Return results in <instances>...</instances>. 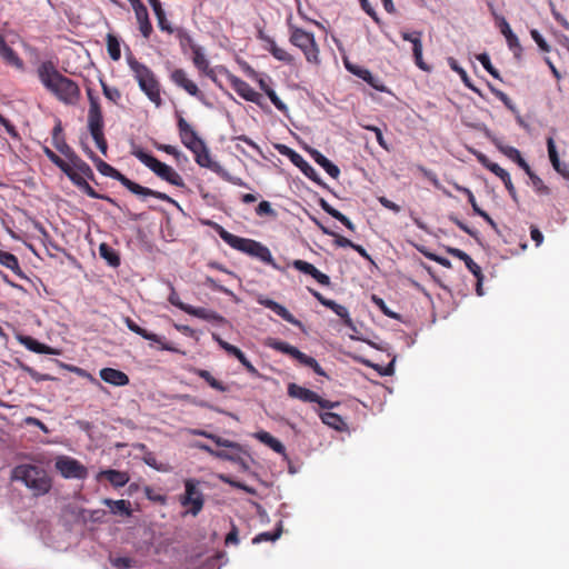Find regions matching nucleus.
<instances>
[{"mask_svg": "<svg viewBox=\"0 0 569 569\" xmlns=\"http://www.w3.org/2000/svg\"><path fill=\"white\" fill-rule=\"evenodd\" d=\"M24 370L28 372V375L36 381H43V380H54L56 378L50 375H42L36 371L34 369L30 367H26Z\"/></svg>", "mask_w": 569, "mask_h": 569, "instance_id": "nucleus-61", "label": "nucleus"}, {"mask_svg": "<svg viewBox=\"0 0 569 569\" xmlns=\"http://www.w3.org/2000/svg\"><path fill=\"white\" fill-rule=\"evenodd\" d=\"M52 141L54 147L66 157L69 159L74 156V152L71 150V148L66 143L63 137H62V127L61 122L58 121L57 124L53 128L52 131Z\"/></svg>", "mask_w": 569, "mask_h": 569, "instance_id": "nucleus-25", "label": "nucleus"}, {"mask_svg": "<svg viewBox=\"0 0 569 569\" xmlns=\"http://www.w3.org/2000/svg\"><path fill=\"white\" fill-rule=\"evenodd\" d=\"M143 461L146 462V465H148L149 467H151L158 471H162V472L169 471V468L163 463H158L156 457L150 452L143 457Z\"/></svg>", "mask_w": 569, "mask_h": 569, "instance_id": "nucleus-54", "label": "nucleus"}, {"mask_svg": "<svg viewBox=\"0 0 569 569\" xmlns=\"http://www.w3.org/2000/svg\"><path fill=\"white\" fill-rule=\"evenodd\" d=\"M290 41L302 50L309 62H318V48L312 33L296 28L292 30Z\"/></svg>", "mask_w": 569, "mask_h": 569, "instance_id": "nucleus-9", "label": "nucleus"}, {"mask_svg": "<svg viewBox=\"0 0 569 569\" xmlns=\"http://www.w3.org/2000/svg\"><path fill=\"white\" fill-rule=\"evenodd\" d=\"M496 96L499 98V100L513 113L518 116V121L522 123L521 117L519 114V110L517 109L516 104L512 102V100L508 97L507 93L502 91H498Z\"/></svg>", "mask_w": 569, "mask_h": 569, "instance_id": "nucleus-51", "label": "nucleus"}, {"mask_svg": "<svg viewBox=\"0 0 569 569\" xmlns=\"http://www.w3.org/2000/svg\"><path fill=\"white\" fill-rule=\"evenodd\" d=\"M196 373L202 378L203 380H206L209 386L218 391H221V392H224L228 390V388L222 385V382L218 381L209 371L207 370H202V369H198L196 371Z\"/></svg>", "mask_w": 569, "mask_h": 569, "instance_id": "nucleus-44", "label": "nucleus"}, {"mask_svg": "<svg viewBox=\"0 0 569 569\" xmlns=\"http://www.w3.org/2000/svg\"><path fill=\"white\" fill-rule=\"evenodd\" d=\"M127 60L130 69L134 73V78L137 79L140 89L153 103H156L157 107H159L161 104V98L159 84L153 72L147 66L138 62L132 56H129Z\"/></svg>", "mask_w": 569, "mask_h": 569, "instance_id": "nucleus-5", "label": "nucleus"}, {"mask_svg": "<svg viewBox=\"0 0 569 569\" xmlns=\"http://www.w3.org/2000/svg\"><path fill=\"white\" fill-rule=\"evenodd\" d=\"M292 266H293L295 269H297V270H299V271H301L303 273H307V274H309L310 271H312V269L315 267L313 264H311V263H309L307 261H303V260H295L292 262Z\"/></svg>", "mask_w": 569, "mask_h": 569, "instance_id": "nucleus-64", "label": "nucleus"}, {"mask_svg": "<svg viewBox=\"0 0 569 569\" xmlns=\"http://www.w3.org/2000/svg\"><path fill=\"white\" fill-rule=\"evenodd\" d=\"M67 177L86 194L92 199H106L111 201L110 198L100 196L97 193L91 186L88 183L87 178L78 173L74 169L68 172Z\"/></svg>", "mask_w": 569, "mask_h": 569, "instance_id": "nucleus-21", "label": "nucleus"}, {"mask_svg": "<svg viewBox=\"0 0 569 569\" xmlns=\"http://www.w3.org/2000/svg\"><path fill=\"white\" fill-rule=\"evenodd\" d=\"M412 51H413V56H415V60H416V63L417 66L422 69V70H427V67L422 60V42H421V39H417L413 41V48H412Z\"/></svg>", "mask_w": 569, "mask_h": 569, "instance_id": "nucleus-49", "label": "nucleus"}, {"mask_svg": "<svg viewBox=\"0 0 569 569\" xmlns=\"http://www.w3.org/2000/svg\"><path fill=\"white\" fill-rule=\"evenodd\" d=\"M313 160L322 167L326 172L333 179H337L340 174V169L332 163L329 159H327L321 152L318 150H311L310 151Z\"/></svg>", "mask_w": 569, "mask_h": 569, "instance_id": "nucleus-27", "label": "nucleus"}, {"mask_svg": "<svg viewBox=\"0 0 569 569\" xmlns=\"http://www.w3.org/2000/svg\"><path fill=\"white\" fill-rule=\"evenodd\" d=\"M260 39L268 43V50L279 61L291 63L293 58L284 49L277 46L274 40L266 34L260 33Z\"/></svg>", "mask_w": 569, "mask_h": 569, "instance_id": "nucleus-24", "label": "nucleus"}, {"mask_svg": "<svg viewBox=\"0 0 569 569\" xmlns=\"http://www.w3.org/2000/svg\"><path fill=\"white\" fill-rule=\"evenodd\" d=\"M100 476L107 478L109 482L117 488L123 487L130 479L126 472L112 469L101 471Z\"/></svg>", "mask_w": 569, "mask_h": 569, "instance_id": "nucleus-35", "label": "nucleus"}, {"mask_svg": "<svg viewBox=\"0 0 569 569\" xmlns=\"http://www.w3.org/2000/svg\"><path fill=\"white\" fill-rule=\"evenodd\" d=\"M124 323L127 326V328L141 336L143 339L146 340H150V341H153V342H157V343H161V349L163 350H168V351H174V348L167 345V343H162V339L161 337H159L158 335L156 333H151V332H148L147 330H144L143 328L139 327L132 319H130L129 317L124 318Z\"/></svg>", "mask_w": 569, "mask_h": 569, "instance_id": "nucleus-20", "label": "nucleus"}, {"mask_svg": "<svg viewBox=\"0 0 569 569\" xmlns=\"http://www.w3.org/2000/svg\"><path fill=\"white\" fill-rule=\"evenodd\" d=\"M212 338L218 342V345L226 352H228L229 355L236 357V359H238L244 366V368L248 370V372H250L251 375H258V370L256 369V367L247 359L244 353L239 348H237L236 346H233V345L222 340L216 333L212 335Z\"/></svg>", "mask_w": 569, "mask_h": 569, "instance_id": "nucleus-17", "label": "nucleus"}, {"mask_svg": "<svg viewBox=\"0 0 569 569\" xmlns=\"http://www.w3.org/2000/svg\"><path fill=\"white\" fill-rule=\"evenodd\" d=\"M220 238L228 243L231 248L241 251L243 253H247L251 257L258 258L259 260L263 261L264 263H268L272 266L274 269H278V266L272 258V254L270 250L263 246L262 243L247 238H241L238 236H234L227 231L224 228H222L218 223H211Z\"/></svg>", "mask_w": 569, "mask_h": 569, "instance_id": "nucleus-2", "label": "nucleus"}, {"mask_svg": "<svg viewBox=\"0 0 569 569\" xmlns=\"http://www.w3.org/2000/svg\"><path fill=\"white\" fill-rule=\"evenodd\" d=\"M288 395L292 398L300 399L305 402H316L321 408H332L335 406L332 402L319 397L315 391L309 390L305 387H300L296 383H289Z\"/></svg>", "mask_w": 569, "mask_h": 569, "instance_id": "nucleus-14", "label": "nucleus"}, {"mask_svg": "<svg viewBox=\"0 0 569 569\" xmlns=\"http://www.w3.org/2000/svg\"><path fill=\"white\" fill-rule=\"evenodd\" d=\"M371 300L373 301V303L379 307V309L388 317L392 318V319H398V315L392 312L386 305V302L383 301V299L379 298L378 296L373 295L371 297Z\"/></svg>", "mask_w": 569, "mask_h": 569, "instance_id": "nucleus-55", "label": "nucleus"}, {"mask_svg": "<svg viewBox=\"0 0 569 569\" xmlns=\"http://www.w3.org/2000/svg\"><path fill=\"white\" fill-rule=\"evenodd\" d=\"M258 303L261 305V306H264L266 308H269L270 310L276 312L279 317H281L283 320L288 321L289 323H291V325H293V326H296V327H298L300 329L303 327L301 321L296 319L292 316V313H290L288 311V309L286 307H283L282 305L278 303L277 301L271 300L269 298L259 297L258 298Z\"/></svg>", "mask_w": 569, "mask_h": 569, "instance_id": "nucleus-16", "label": "nucleus"}, {"mask_svg": "<svg viewBox=\"0 0 569 569\" xmlns=\"http://www.w3.org/2000/svg\"><path fill=\"white\" fill-rule=\"evenodd\" d=\"M199 481L194 479H187L184 481V495L180 498V502L182 506H191L189 512L192 516H197L204 503L203 495L198 489Z\"/></svg>", "mask_w": 569, "mask_h": 569, "instance_id": "nucleus-10", "label": "nucleus"}, {"mask_svg": "<svg viewBox=\"0 0 569 569\" xmlns=\"http://www.w3.org/2000/svg\"><path fill=\"white\" fill-rule=\"evenodd\" d=\"M188 309H189L188 315L194 316L197 318H200V319H203L207 321L218 322V323L227 322V320L222 316H220L218 312H216L211 309L197 308V307H192V306Z\"/></svg>", "mask_w": 569, "mask_h": 569, "instance_id": "nucleus-26", "label": "nucleus"}, {"mask_svg": "<svg viewBox=\"0 0 569 569\" xmlns=\"http://www.w3.org/2000/svg\"><path fill=\"white\" fill-rule=\"evenodd\" d=\"M332 311L343 320L346 326H351V318L349 316L348 309L345 306L338 303L337 307L332 309Z\"/></svg>", "mask_w": 569, "mask_h": 569, "instance_id": "nucleus-59", "label": "nucleus"}, {"mask_svg": "<svg viewBox=\"0 0 569 569\" xmlns=\"http://www.w3.org/2000/svg\"><path fill=\"white\" fill-rule=\"evenodd\" d=\"M266 346H268L277 351H280L282 353L291 356L292 358L298 360L301 365L312 368L317 375L326 376L325 371L319 366L318 361L315 358L301 352L298 348H296L284 341H280V340H277L273 338H268L266 340Z\"/></svg>", "mask_w": 569, "mask_h": 569, "instance_id": "nucleus-8", "label": "nucleus"}, {"mask_svg": "<svg viewBox=\"0 0 569 569\" xmlns=\"http://www.w3.org/2000/svg\"><path fill=\"white\" fill-rule=\"evenodd\" d=\"M101 83V87H102V91H103V94L104 97L114 102V103H118V101L120 100L121 98V93L120 91L114 88V87H109L106 82H103L102 80L100 81Z\"/></svg>", "mask_w": 569, "mask_h": 569, "instance_id": "nucleus-48", "label": "nucleus"}, {"mask_svg": "<svg viewBox=\"0 0 569 569\" xmlns=\"http://www.w3.org/2000/svg\"><path fill=\"white\" fill-rule=\"evenodd\" d=\"M256 438L258 440H260L262 443L270 447L273 451H276L278 453L284 452V446L278 439L272 437L269 432H267V431L257 432Z\"/></svg>", "mask_w": 569, "mask_h": 569, "instance_id": "nucleus-38", "label": "nucleus"}, {"mask_svg": "<svg viewBox=\"0 0 569 569\" xmlns=\"http://www.w3.org/2000/svg\"><path fill=\"white\" fill-rule=\"evenodd\" d=\"M44 153L49 158V160L54 163L62 172L68 174L73 168L67 163L64 160H62L57 153H54L49 148H44Z\"/></svg>", "mask_w": 569, "mask_h": 569, "instance_id": "nucleus-45", "label": "nucleus"}, {"mask_svg": "<svg viewBox=\"0 0 569 569\" xmlns=\"http://www.w3.org/2000/svg\"><path fill=\"white\" fill-rule=\"evenodd\" d=\"M169 302H170L171 305H173L174 307H177V308L181 309L182 311L187 312V313L189 312V309H188V308H190V307H191L190 305H186V303H183V302L180 300L179 296L177 295V292L174 291V289H173V288H171V293H170V296H169Z\"/></svg>", "mask_w": 569, "mask_h": 569, "instance_id": "nucleus-57", "label": "nucleus"}, {"mask_svg": "<svg viewBox=\"0 0 569 569\" xmlns=\"http://www.w3.org/2000/svg\"><path fill=\"white\" fill-rule=\"evenodd\" d=\"M530 33H531V37L535 40V42L538 44V47L542 51H545V52H549L550 51V46L547 43V41L543 39V37L539 33V31L531 30Z\"/></svg>", "mask_w": 569, "mask_h": 569, "instance_id": "nucleus-60", "label": "nucleus"}, {"mask_svg": "<svg viewBox=\"0 0 569 569\" xmlns=\"http://www.w3.org/2000/svg\"><path fill=\"white\" fill-rule=\"evenodd\" d=\"M530 181H531V184H532V188L535 189V191L538 193V194H541V196H548L550 194V189L548 186L545 184V182L542 181V179L540 177H538L532 170L531 168H529V171H525Z\"/></svg>", "mask_w": 569, "mask_h": 569, "instance_id": "nucleus-40", "label": "nucleus"}, {"mask_svg": "<svg viewBox=\"0 0 569 569\" xmlns=\"http://www.w3.org/2000/svg\"><path fill=\"white\" fill-rule=\"evenodd\" d=\"M99 376L101 380L116 387H123L129 385V377L127 373L118 369L103 368L100 370Z\"/></svg>", "mask_w": 569, "mask_h": 569, "instance_id": "nucleus-19", "label": "nucleus"}, {"mask_svg": "<svg viewBox=\"0 0 569 569\" xmlns=\"http://www.w3.org/2000/svg\"><path fill=\"white\" fill-rule=\"evenodd\" d=\"M360 2V6L362 8V10L369 14L377 23L380 22V19L377 14V12L375 11V9L371 7V4L369 3L368 0H359Z\"/></svg>", "mask_w": 569, "mask_h": 569, "instance_id": "nucleus-63", "label": "nucleus"}, {"mask_svg": "<svg viewBox=\"0 0 569 569\" xmlns=\"http://www.w3.org/2000/svg\"><path fill=\"white\" fill-rule=\"evenodd\" d=\"M72 164H73V169L80 173L81 176H83L84 178H88V179H92L93 178V171L92 169L90 168V166L88 163H86L83 160H81L79 157H77L76 154L72 156L70 158Z\"/></svg>", "mask_w": 569, "mask_h": 569, "instance_id": "nucleus-43", "label": "nucleus"}, {"mask_svg": "<svg viewBox=\"0 0 569 569\" xmlns=\"http://www.w3.org/2000/svg\"><path fill=\"white\" fill-rule=\"evenodd\" d=\"M465 267H467L468 270L475 277L477 295L482 296L483 295V289H482L483 274H482L481 268L466 253H465Z\"/></svg>", "mask_w": 569, "mask_h": 569, "instance_id": "nucleus-28", "label": "nucleus"}, {"mask_svg": "<svg viewBox=\"0 0 569 569\" xmlns=\"http://www.w3.org/2000/svg\"><path fill=\"white\" fill-rule=\"evenodd\" d=\"M54 466L64 478L83 479L87 477L86 467L70 457H59Z\"/></svg>", "mask_w": 569, "mask_h": 569, "instance_id": "nucleus-12", "label": "nucleus"}, {"mask_svg": "<svg viewBox=\"0 0 569 569\" xmlns=\"http://www.w3.org/2000/svg\"><path fill=\"white\" fill-rule=\"evenodd\" d=\"M100 256L107 260L111 267H118L120 264V258L118 253L111 249L107 243H101L99 247Z\"/></svg>", "mask_w": 569, "mask_h": 569, "instance_id": "nucleus-41", "label": "nucleus"}, {"mask_svg": "<svg viewBox=\"0 0 569 569\" xmlns=\"http://www.w3.org/2000/svg\"><path fill=\"white\" fill-rule=\"evenodd\" d=\"M234 89L238 94L247 101L259 103L260 94L246 81L237 79L234 82Z\"/></svg>", "mask_w": 569, "mask_h": 569, "instance_id": "nucleus-31", "label": "nucleus"}, {"mask_svg": "<svg viewBox=\"0 0 569 569\" xmlns=\"http://www.w3.org/2000/svg\"><path fill=\"white\" fill-rule=\"evenodd\" d=\"M12 479L21 481L34 496H43L51 489V479L48 473L32 465H20L13 468Z\"/></svg>", "mask_w": 569, "mask_h": 569, "instance_id": "nucleus-4", "label": "nucleus"}, {"mask_svg": "<svg viewBox=\"0 0 569 569\" xmlns=\"http://www.w3.org/2000/svg\"><path fill=\"white\" fill-rule=\"evenodd\" d=\"M133 11L136 14V19L139 23L140 32L142 33V36L144 38H149V36L152 31V26L150 23L149 14H148V10H147L146 6L143 3H140L136 7H133Z\"/></svg>", "mask_w": 569, "mask_h": 569, "instance_id": "nucleus-23", "label": "nucleus"}, {"mask_svg": "<svg viewBox=\"0 0 569 569\" xmlns=\"http://www.w3.org/2000/svg\"><path fill=\"white\" fill-rule=\"evenodd\" d=\"M243 452L242 448L240 450H219L216 452V457L224 460H230L238 463L242 469H248V465L244 459L241 457Z\"/></svg>", "mask_w": 569, "mask_h": 569, "instance_id": "nucleus-36", "label": "nucleus"}, {"mask_svg": "<svg viewBox=\"0 0 569 569\" xmlns=\"http://www.w3.org/2000/svg\"><path fill=\"white\" fill-rule=\"evenodd\" d=\"M193 63L194 66L204 71L209 67V62L199 47H193Z\"/></svg>", "mask_w": 569, "mask_h": 569, "instance_id": "nucleus-47", "label": "nucleus"}, {"mask_svg": "<svg viewBox=\"0 0 569 569\" xmlns=\"http://www.w3.org/2000/svg\"><path fill=\"white\" fill-rule=\"evenodd\" d=\"M501 150L506 157L516 162L520 168H522L525 171H529L530 166L522 158L520 151L517 148L507 146L503 147Z\"/></svg>", "mask_w": 569, "mask_h": 569, "instance_id": "nucleus-39", "label": "nucleus"}, {"mask_svg": "<svg viewBox=\"0 0 569 569\" xmlns=\"http://www.w3.org/2000/svg\"><path fill=\"white\" fill-rule=\"evenodd\" d=\"M194 154L196 162L203 168H208L211 171L216 172L219 176H226L227 177V170L217 161H213L210 157V152L206 143L201 146V148L196 149V151H192Z\"/></svg>", "mask_w": 569, "mask_h": 569, "instance_id": "nucleus-15", "label": "nucleus"}, {"mask_svg": "<svg viewBox=\"0 0 569 569\" xmlns=\"http://www.w3.org/2000/svg\"><path fill=\"white\" fill-rule=\"evenodd\" d=\"M102 503L106 505L107 507H109L110 511L113 515L126 516V517L131 516L130 502L127 500H123V499L112 500L109 498H104L102 500Z\"/></svg>", "mask_w": 569, "mask_h": 569, "instance_id": "nucleus-29", "label": "nucleus"}, {"mask_svg": "<svg viewBox=\"0 0 569 569\" xmlns=\"http://www.w3.org/2000/svg\"><path fill=\"white\" fill-rule=\"evenodd\" d=\"M178 130L181 142L191 152L196 151V149H199L201 148V146L204 144V141L198 136L193 128L180 114H178Z\"/></svg>", "mask_w": 569, "mask_h": 569, "instance_id": "nucleus-13", "label": "nucleus"}, {"mask_svg": "<svg viewBox=\"0 0 569 569\" xmlns=\"http://www.w3.org/2000/svg\"><path fill=\"white\" fill-rule=\"evenodd\" d=\"M38 74L41 83L59 100L67 104H74L78 101L79 87L74 81L62 76L52 62H43L38 69Z\"/></svg>", "mask_w": 569, "mask_h": 569, "instance_id": "nucleus-1", "label": "nucleus"}, {"mask_svg": "<svg viewBox=\"0 0 569 569\" xmlns=\"http://www.w3.org/2000/svg\"><path fill=\"white\" fill-rule=\"evenodd\" d=\"M152 10L157 17L158 26L161 30L168 31L169 33H172V28L170 27L164 10L162 9L161 2L159 0H151Z\"/></svg>", "mask_w": 569, "mask_h": 569, "instance_id": "nucleus-37", "label": "nucleus"}, {"mask_svg": "<svg viewBox=\"0 0 569 569\" xmlns=\"http://www.w3.org/2000/svg\"><path fill=\"white\" fill-rule=\"evenodd\" d=\"M172 81L183 88L191 96H199V89L194 82L188 79L187 73L182 69H177L171 73Z\"/></svg>", "mask_w": 569, "mask_h": 569, "instance_id": "nucleus-22", "label": "nucleus"}, {"mask_svg": "<svg viewBox=\"0 0 569 569\" xmlns=\"http://www.w3.org/2000/svg\"><path fill=\"white\" fill-rule=\"evenodd\" d=\"M0 57L9 64L17 68L22 67L21 59L17 53L6 43L4 39L0 36Z\"/></svg>", "mask_w": 569, "mask_h": 569, "instance_id": "nucleus-33", "label": "nucleus"}, {"mask_svg": "<svg viewBox=\"0 0 569 569\" xmlns=\"http://www.w3.org/2000/svg\"><path fill=\"white\" fill-rule=\"evenodd\" d=\"M321 420L325 425L336 429L340 430L343 426V420L341 417L335 412H323L321 413Z\"/></svg>", "mask_w": 569, "mask_h": 569, "instance_id": "nucleus-46", "label": "nucleus"}, {"mask_svg": "<svg viewBox=\"0 0 569 569\" xmlns=\"http://www.w3.org/2000/svg\"><path fill=\"white\" fill-rule=\"evenodd\" d=\"M0 264L10 269L17 276L24 278V276L20 269L18 258L14 254L0 250Z\"/></svg>", "mask_w": 569, "mask_h": 569, "instance_id": "nucleus-34", "label": "nucleus"}, {"mask_svg": "<svg viewBox=\"0 0 569 569\" xmlns=\"http://www.w3.org/2000/svg\"><path fill=\"white\" fill-rule=\"evenodd\" d=\"M107 50H108L110 58L113 61H118L120 59V57H121L120 42H119V39L112 33L107 34Z\"/></svg>", "mask_w": 569, "mask_h": 569, "instance_id": "nucleus-42", "label": "nucleus"}, {"mask_svg": "<svg viewBox=\"0 0 569 569\" xmlns=\"http://www.w3.org/2000/svg\"><path fill=\"white\" fill-rule=\"evenodd\" d=\"M256 213L258 216H272L274 217L276 216V211L272 209L270 202L263 200L261 201L257 209H256Z\"/></svg>", "mask_w": 569, "mask_h": 569, "instance_id": "nucleus-58", "label": "nucleus"}, {"mask_svg": "<svg viewBox=\"0 0 569 569\" xmlns=\"http://www.w3.org/2000/svg\"><path fill=\"white\" fill-rule=\"evenodd\" d=\"M88 129L102 154H107L108 144L103 136V117L99 101H93L88 111Z\"/></svg>", "mask_w": 569, "mask_h": 569, "instance_id": "nucleus-7", "label": "nucleus"}, {"mask_svg": "<svg viewBox=\"0 0 569 569\" xmlns=\"http://www.w3.org/2000/svg\"><path fill=\"white\" fill-rule=\"evenodd\" d=\"M266 94L268 96V98L271 100V102L274 104V107L279 111L287 112V110H288L287 106L280 100V98L277 96L274 90L268 89V90H266Z\"/></svg>", "mask_w": 569, "mask_h": 569, "instance_id": "nucleus-56", "label": "nucleus"}, {"mask_svg": "<svg viewBox=\"0 0 569 569\" xmlns=\"http://www.w3.org/2000/svg\"><path fill=\"white\" fill-rule=\"evenodd\" d=\"M345 66L348 71L366 81L376 90L381 92L386 91V87L381 83V81L378 78L373 77L368 69L352 64L347 60H345Z\"/></svg>", "mask_w": 569, "mask_h": 569, "instance_id": "nucleus-18", "label": "nucleus"}, {"mask_svg": "<svg viewBox=\"0 0 569 569\" xmlns=\"http://www.w3.org/2000/svg\"><path fill=\"white\" fill-rule=\"evenodd\" d=\"M20 341L27 349L34 351L37 353H44V355H59L60 353L58 350H56L47 345L41 343L31 337H23V338H21Z\"/></svg>", "mask_w": 569, "mask_h": 569, "instance_id": "nucleus-30", "label": "nucleus"}, {"mask_svg": "<svg viewBox=\"0 0 569 569\" xmlns=\"http://www.w3.org/2000/svg\"><path fill=\"white\" fill-rule=\"evenodd\" d=\"M90 154H91V158L93 159V161L96 162L97 170L101 174H103L106 177H110V178L119 181L130 192H132L137 196H140V197H147V196L154 197L159 200L167 201V202L178 206V203L172 198H170L168 194L149 189L147 187H142V186L131 181L124 174H122L120 171H118L116 168H113L109 163L104 162L101 159H94L92 151H90Z\"/></svg>", "mask_w": 569, "mask_h": 569, "instance_id": "nucleus-3", "label": "nucleus"}, {"mask_svg": "<svg viewBox=\"0 0 569 569\" xmlns=\"http://www.w3.org/2000/svg\"><path fill=\"white\" fill-rule=\"evenodd\" d=\"M547 148H548L549 159L552 163L553 169L559 170V161L560 160H559L558 152H557L555 141L552 138H549L547 140Z\"/></svg>", "mask_w": 569, "mask_h": 569, "instance_id": "nucleus-50", "label": "nucleus"}, {"mask_svg": "<svg viewBox=\"0 0 569 569\" xmlns=\"http://www.w3.org/2000/svg\"><path fill=\"white\" fill-rule=\"evenodd\" d=\"M209 439H211L217 446L224 447V448L231 449V450H240V447H241L237 442L230 441L228 439H223L216 435H210Z\"/></svg>", "mask_w": 569, "mask_h": 569, "instance_id": "nucleus-52", "label": "nucleus"}, {"mask_svg": "<svg viewBox=\"0 0 569 569\" xmlns=\"http://www.w3.org/2000/svg\"><path fill=\"white\" fill-rule=\"evenodd\" d=\"M478 60L492 77L499 79V73L497 69H495L493 66L491 64L490 57L487 53L479 54Z\"/></svg>", "mask_w": 569, "mask_h": 569, "instance_id": "nucleus-53", "label": "nucleus"}, {"mask_svg": "<svg viewBox=\"0 0 569 569\" xmlns=\"http://www.w3.org/2000/svg\"><path fill=\"white\" fill-rule=\"evenodd\" d=\"M112 566L129 569L132 566V559L128 557H117L110 559Z\"/></svg>", "mask_w": 569, "mask_h": 569, "instance_id": "nucleus-62", "label": "nucleus"}, {"mask_svg": "<svg viewBox=\"0 0 569 569\" xmlns=\"http://www.w3.org/2000/svg\"><path fill=\"white\" fill-rule=\"evenodd\" d=\"M499 28L501 33L505 36L509 48L513 51L520 50V43L518 37L512 32L509 23L503 17L499 18Z\"/></svg>", "mask_w": 569, "mask_h": 569, "instance_id": "nucleus-32", "label": "nucleus"}, {"mask_svg": "<svg viewBox=\"0 0 569 569\" xmlns=\"http://www.w3.org/2000/svg\"><path fill=\"white\" fill-rule=\"evenodd\" d=\"M278 150L280 153L287 156L290 161L297 166L309 179L320 186H325L316 169L308 161H306L301 154L287 146H278Z\"/></svg>", "mask_w": 569, "mask_h": 569, "instance_id": "nucleus-11", "label": "nucleus"}, {"mask_svg": "<svg viewBox=\"0 0 569 569\" xmlns=\"http://www.w3.org/2000/svg\"><path fill=\"white\" fill-rule=\"evenodd\" d=\"M132 154L152 172H154L160 179L166 180L176 187H184L182 177L172 167L159 161L157 158L144 152L142 149L134 150Z\"/></svg>", "mask_w": 569, "mask_h": 569, "instance_id": "nucleus-6", "label": "nucleus"}]
</instances>
